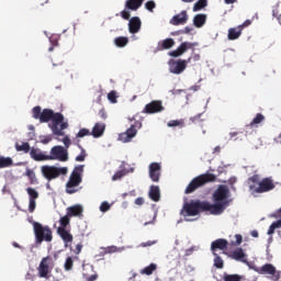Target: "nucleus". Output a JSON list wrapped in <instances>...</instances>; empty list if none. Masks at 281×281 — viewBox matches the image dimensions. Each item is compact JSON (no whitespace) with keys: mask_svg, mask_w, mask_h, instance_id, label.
I'll list each match as a JSON object with an SVG mask.
<instances>
[{"mask_svg":"<svg viewBox=\"0 0 281 281\" xmlns=\"http://www.w3.org/2000/svg\"><path fill=\"white\" fill-rule=\"evenodd\" d=\"M223 204H212L207 201L191 200L190 202H184L180 214L186 217L199 216L201 212H210L213 216H218L223 214Z\"/></svg>","mask_w":281,"mask_h":281,"instance_id":"1","label":"nucleus"},{"mask_svg":"<svg viewBox=\"0 0 281 281\" xmlns=\"http://www.w3.org/2000/svg\"><path fill=\"white\" fill-rule=\"evenodd\" d=\"M40 122L41 124L50 122L48 127L53 132V135H57L58 137H63V135H65L63 131L69 127V124L65 122V116L60 112H54V110L50 109H44L42 111Z\"/></svg>","mask_w":281,"mask_h":281,"instance_id":"2","label":"nucleus"},{"mask_svg":"<svg viewBox=\"0 0 281 281\" xmlns=\"http://www.w3.org/2000/svg\"><path fill=\"white\" fill-rule=\"evenodd\" d=\"M247 186L251 194H265V192H271V190L276 189L273 179L263 178L260 180V175H254L252 177L248 178Z\"/></svg>","mask_w":281,"mask_h":281,"instance_id":"3","label":"nucleus"},{"mask_svg":"<svg viewBox=\"0 0 281 281\" xmlns=\"http://www.w3.org/2000/svg\"><path fill=\"white\" fill-rule=\"evenodd\" d=\"M82 172H85V165L75 167L66 183V194H76V192L82 190V188H79L82 183Z\"/></svg>","mask_w":281,"mask_h":281,"instance_id":"4","label":"nucleus"},{"mask_svg":"<svg viewBox=\"0 0 281 281\" xmlns=\"http://www.w3.org/2000/svg\"><path fill=\"white\" fill-rule=\"evenodd\" d=\"M214 181H216V175L210 172L202 173L191 180L186 188L184 193L192 194V192H195L199 188H203L205 183H214Z\"/></svg>","mask_w":281,"mask_h":281,"instance_id":"5","label":"nucleus"},{"mask_svg":"<svg viewBox=\"0 0 281 281\" xmlns=\"http://www.w3.org/2000/svg\"><path fill=\"white\" fill-rule=\"evenodd\" d=\"M229 187L225 184L218 186L213 193V205H223V212L229 206Z\"/></svg>","mask_w":281,"mask_h":281,"instance_id":"6","label":"nucleus"},{"mask_svg":"<svg viewBox=\"0 0 281 281\" xmlns=\"http://www.w3.org/2000/svg\"><path fill=\"white\" fill-rule=\"evenodd\" d=\"M41 172L47 181H54V179H58L60 175H67V172H69V169L67 167L44 165L41 167Z\"/></svg>","mask_w":281,"mask_h":281,"instance_id":"7","label":"nucleus"},{"mask_svg":"<svg viewBox=\"0 0 281 281\" xmlns=\"http://www.w3.org/2000/svg\"><path fill=\"white\" fill-rule=\"evenodd\" d=\"M33 227L36 243H43L44 240L45 243H52V240H54L52 228H49V226H43L41 223L34 222Z\"/></svg>","mask_w":281,"mask_h":281,"instance_id":"8","label":"nucleus"},{"mask_svg":"<svg viewBox=\"0 0 281 281\" xmlns=\"http://www.w3.org/2000/svg\"><path fill=\"white\" fill-rule=\"evenodd\" d=\"M254 271L260 276H271L270 280L281 281V271L276 269V266L272 263H266L261 267H255Z\"/></svg>","mask_w":281,"mask_h":281,"instance_id":"9","label":"nucleus"},{"mask_svg":"<svg viewBox=\"0 0 281 281\" xmlns=\"http://www.w3.org/2000/svg\"><path fill=\"white\" fill-rule=\"evenodd\" d=\"M48 161H69V153L65 147L56 145L50 148L49 155H47Z\"/></svg>","mask_w":281,"mask_h":281,"instance_id":"10","label":"nucleus"},{"mask_svg":"<svg viewBox=\"0 0 281 281\" xmlns=\"http://www.w3.org/2000/svg\"><path fill=\"white\" fill-rule=\"evenodd\" d=\"M190 60H192L191 57H189L188 60H186V59H178V60L170 59L168 61L170 74H175L176 76H179L180 74H183V71H186V69L188 67V63H190Z\"/></svg>","mask_w":281,"mask_h":281,"instance_id":"11","label":"nucleus"},{"mask_svg":"<svg viewBox=\"0 0 281 281\" xmlns=\"http://www.w3.org/2000/svg\"><path fill=\"white\" fill-rule=\"evenodd\" d=\"M139 128H142V122L136 121L134 124L131 125L130 128L126 130V132L120 134V140L124 144H127V142H131V139H133V137L137 135V131H139Z\"/></svg>","mask_w":281,"mask_h":281,"instance_id":"12","label":"nucleus"},{"mask_svg":"<svg viewBox=\"0 0 281 281\" xmlns=\"http://www.w3.org/2000/svg\"><path fill=\"white\" fill-rule=\"evenodd\" d=\"M161 111H164V103L159 100H155L145 105L143 113L153 115L155 113H161Z\"/></svg>","mask_w":281,"mask_h":281,"instance_id":"13","label":"nucleus"},{"mask_svg":"<svg viewBox=\"0 0 281 281\" xmlns=\"http://www.w3.org/2000/svg\"><path fill=\"white\" fill-rule=\"evenodd\" d=\"M49 262H52V257H44L37 268L38 278H49Z\"/></svg>","mask_w":281,"mask_h":281,"instance_id":"14","label":"nucleus"},{"mask_svg":"<svg viewBox=\"0 0 281 281\" xmlns=\"http://www.w3.org/2000/svg\"><path fill=\"white\" fill-rule=\"evenodd\" d=\"M195 45L196 43L183 42L180 44V47L169 52V56H171L172 58H179V56H183V53L187 49H192V47H195Z\"/></svg>","mask_w":281,"mask_h":281,"instance_id":"15","label":"nucleus"},{"mask_svg":"<svg viewBox=\"0 0 281 281\" xmlns=\"http://www.w3.org/2000/svg\"><path fill=\"white\" fill-rule=\"evenodd\" d=\"M160 177H161V165H159V162H151L149 165V178L155 183H159Z\"/></svg>","mask_w":281,"mask_h":281,"instance_id":"16","label":"nucleus"},{"mask_svg":"<svg viewBox=\"0 0 281 281\" xmlns=\"http://www.w3.org/2000/svg\"><path fill=\"white\" fill-rule=\"evenodd\" d=\"M57 234L65 244V247H69L70 243H74V235L67 228L58 227Z\"/></svg>","mask_w":281,"mask_h":281,"instance_id":"17","label":"nucleus"},{"mask_svg":"<svg viewBox=\"0 0 281 281\" xmlns=\"http://www.w3.org/2000/svg\"><path fill=\"white\" fill-rule=\"evenodd\" d=\"M228 245H229V241H227V239L218 238V239L212 241L211 251H212V254H216V251H218V249L221 251H225L227 249Z\"/></svg>","mask_w":281,"mask_h":281,"instance_id":"18","label":"nucleus"},{"mask_svg":"<svg viewBox=\"0 0 281 281\" xmlns=\"http://www.w3.org/2000/svg\"><path fill=\"white\" fill-rule=\"evenodd\" d=\"M175 45H177V43L175 42V38L168 37L159 41L156 49L157 52H166L167 49H172Z\"/></svg>","mask_w":281,"mask_h":281,"instance_id":"19","label":"nucleus"},{"mask_svg":"<svg viewBox=\"0 0 281 281\" xmlns=\"http://www.w3.org/2000/svg\"><path fill=\"white\" fill-rule=\"evenodd\" d=\"M188 11L183 10L180 13L172 16L170 20L171 25H186L188 23Z\"/></svg>","mask_w":281,"mask_h":281,"instance_id":"20","label":"nucleus"},{"mask_svg":"<svg viewBox=\"0 0 281 281\" xmlns=\"http://www.w3.org/2000/svg\"><path fill=\"white\" fill-rule=\"evenodd\" d=\"M128 30L130 34H137L142 30V20L138 16L130 19Z\"/></svg>","mask_w":281,"mask_h":281,"instance_id":"21","label":"nucleus"},{"mask_svg":"<svg viewBox=\"0 0 281 281\" xmlns=\"http://www.w3.org/2000/svg\"><path fill=\"white\" fill-rule=\"evenodd\" d=\"M30 157L31 159H34V161H48L47 155L43 154L40 148H31Z\"/></svg>","mask_w":281,"mask_h":281,"instance_id":"22","label":"nucleus"},{"mask_svg":"<svg viewBox=\"0 0 281 281\" xmlns=\"http://www.w3.org/2000/svg\"><path fill=\"white\" fill-rule=\"evenodd\" d=\"M231 258H233V260H237L238 262H244L245 265L248 263L247 254H245V250H243V248L235 249L232 252Z\"/></svg>","mask_w":281,"mask_h":281,"instance_id":"23","label":"nucleus"},{"mask_svg":"<svg viewBox=\"0 0 281 281\" xmlns=\"http://www.w3.org/2000/svg\"><path fill=\"white\" fill-rule=\"evenodd\" d=\"M104 131H106V124L95 123L92 128V132H90V133H91L92 137L98 138V137H102V135H104Z\"/></svg>","mask_w":281,"mask_h":281,"instance_id":"24","label":"nucleus"},{"mask_svg":"<svg viewBox=\"0 0 281 281\" xmlns=\"http://www.w3.org/2000/svg\"><path fill=\"white\" fill-rule=\"evenodd\" d=\"M243 34V25H239L237 27H231L228 30L227 38L228 41H237V38H240Z\"/></svg>","mask_w":281,"mask_h":281,"instance_id":"25","label":"nucleus"},{"mask_svg":"<svg viewBox=\"0 0 281 281\" xmlns=\"http://www.w3.org/2000/svg\"><path fill=\"white\" fill-rule=\"evenodd\" d=\"M82 212H83V209H82V205L80 204L67 207V214L70 218L74 216H82Z\"/></svg>","mask_w":281,"mask_h":281,"instance_id":"26","label":"nucleus"},{"mask_svg":"<svg viewBox=\"0 0 281 281\" xmlns=\"http://www.w3.org/2000/svg\"><path fill=\"white\" fill-rule=\"evenodd\" d=\"M143 3L144 0H126L125 8L135 12L142 8Z\"/></svg>","mask_w":281,"mask_h":281,"instance_id":"27","label":"nucleus"},{"mask_svg":"<svg viewBox=\"0 0 281 281\" xmlns=\"http://www.w3.org/2000/svg\"><path fill=\"white\" fill-rule=\"evenodd\" d=\"M149 199H151V201H155V203L159 202V200L161 199V191H159V187L157 186L150 187Z\"/></svg>","mask_w":281,"mask_h":281,"instance_id":"28","label":"nucleus"},{"mask_svg":"<svg viewBox=\"0 0 281 281\" xmlns=\"http://www.w3.org/2000/svg\"><path fill=\"white\" fill-rule=\"evenodd\" d=\"M205 21H207V15L205 14H196L194 18H193V25L195 27H203V25H205Z\"/></svg>","mask_w":281,"mask_h":281,"instance_id":"29","label":"nucleus"},{"mask_svg":"<svg viewBox=\"0 0 281 281\" xmlns=\"http://www.w3.org/2000/svg\"><path fill=\"white\" fill-rule=\"evenodd\" d=\"M114 45H116V47H126L128 45V37L126 36L115 37Z\"/></svg>","mask_w":281,"mask_h":281,"instance_id":"30","label":"nucleus"},{"mask_svg":"<svg viewBox=\"0 0 281 281\" xmlns=\"http://www.w3.org/2000/svg\"><path fill=\"white\" fill-rule=\"evenodd\" d=\"M157 271V265L150 263L149 266L145 267L140 270L142 276H153V272Z\"/></svg>","mask_w":281,"mask_h":281,"instance_id":"31","label":"nucleus"},{"mask_svg":"<svg viewBox=\"0 0 281 281\" xmlns=\"http://www.w3.org/2000/svg\"><path fill=\"white\" fill-rule=\"evenodd\" d=\"M15 150L18 153H30L32 148L30 147V143H22V144L16 143Z\"/></svg>","mask_w":281,"mask_h":281,"instance_id":"32","label":"nucleus"},{"mask_svg":"<svg viewBox=\"0 0 281 281\" xmlns=\"http://www.w3.org/2000/svg\"><path fill=\"white\" fill-rule=\"evenodd\" d=\"M214 267L216 269H223L225 267V261H223V258H221V256H218V254L214 252Z\"/></svg>","mask_w":281,"mask_h":281,"instance_id":"33","label":"nucleus"},{"mask_svg":"<svg viewBox=\"0 0 281 281\" xmlns=\"http://www.w3.org/2000/svg\"><path fill=\"white\" fill-rule=\"evenodd\" d=\"M167 126H169L170 128H172L175 126H179V128H183L186 126V121L183 119H181V120H171L167 123Z\"/></svg>","mask_w":281,"mask_h":281,"instance_id":"34","label":"nucleus"},{"mask_svg":"<svg viewBox=\"0 0 281 281\" xmlns=\"http://www.w3.org/2000/svg\"><path fill=\"white\" fill-rule=\"evenodd\" d=\"M14 162L10 157L0 156V168H10Z\"/></svg>","mask_w":281,"mask_h":281,"instance_id":"35","label":"nucleus"},{"mask_svg":"<svg viewBox=\"0 0 281 281\" xmlns=\"http://www.w3.org/2000/svg\"><path fill=\"white\" fill-rule=\"evenodd\" d=\"M126 175H128V171L126 169H121L112 176V181H120V179H123Z\"/></svg>","mask_w":281,"mask_h":281,"instance_id":"36","label":"nucleus"},{"mask_svg":"<svg viewBox=\"0 0 281 281\" xmlns=\"http://www.w3.org/2000/svg\"><path fill=\"white\" fill-rule=\"evenodd\" d=\"M26 177L30 179V183L34 186L35 183H38V180L36 179V173L32 169L26 170Z\"/></svg>","mask_w":281,"mask_h":281,"instance_id":"37","label":"nucleus"},{"mask_svg":"<svg viewBox=\"0 0 281 281\" xmlns=\"http://www.w3.org/2000/svg\"><path fill=\"white\" fill-rule=\"evenodd\" d=\"M207 7V0H199L194 5H193V12H199V10H203V8Z\"/></svg>","mask_w":281,"mask_h":281,"instance_id":"38","label":"nucleus"},{"mask_svg":"<svg viewBox=\"0 0 281 281\" xmlns=\"http://www.w3.org/2000/svg\"><path fill=\"white\" fill-rule=\"evenodd\" d=\"M261 122H265V115L257 113L256 117L250 122V126H257V124H261Z\"/></svg>","mask_w":281,"mask_h":281,"instance_id":"39","label":"nucleus"},{"mask_svg":"<svg viewBox=\"0 0 281 281\" xmlns=\"http://www.w3.org/2000/svg\"><path fill=\"white\" fill-rule=\"evenodd\" d=\"M26 192L30 196L29 201H36V199H38V191H36V189L34 188H27Z\"/></svg>","mask_w":281,"mask_h":281,"instance_id":"40","label":"nucleus"},{"mask_svg":"<svg viewBox=\"0 0 281 281\" xmlns=\"http://www.w3.org/2000/svg\"><path fill=\"white\" fill-rule=\"evenodd\" d=\"M71 217L66 214L65 216L60 217L59 220V224L60 226L59 227H63L64 229H67V225H69V223H71Z\"/></svg>","mask_w":281,"mask_h":281,"instance_id":"41","label":"nucleus"},{"mask_svg":"<svg viewBox=\"0 0 281 281\" xmlns=\"http://www.w3.org/2000/svg\"><path fill=\"white\" fill-rule=\"evenodd\" d=\"M243 277L240 274H224V281H240Z\"/></svg>","mask_w":281,"mask_h":281,"instance_id":"42","label":"nucleus"},{"mask_svg":"<svg viewBox=\"0 0 281 281\" xmlns=\"http://www.w3.org/2000/svg\"><path fill=\"white\" fill-rule=\"evenodd\" d=\"M33 119L34 120H41V115L43 114V111L40 105L34 106L32 110Z\"/></svg>","mask_w":281,"mask_h":281,"instance_id":"43","label":"nucleus"},{"mask_svg":"<svg viewBox=\"0 0 281 281\" xmlns=\"http://www.w3.org/2000/svg\"><path fill=\"white\" fill-rule=\"evenodd\" d=\"M64 268L66 271H71V269H74V258L68 257L65 261Z\"/></svg>","mask_w":281,"mask_h":281,"instance_id":"44","label":"nucleus"},{"mask_svg":"<svg viewBox=\"0 0 281 281\" xmlns=\"http://www.w3.org/2000/svg\"><path fill=\"white\" fill-rule=\"evenodd\" d=\"M108 100L110 102H112V104H115L117 102V92H115V90H112L109 94H108Z\"/></svg>","mask_w":281,"mask_h":281,"instance_id":"45","label":"nucleus"},{"mask_svg":"<svg viewBox=\"0 0 281 281\" xmlns=\"http://www.w3.org/2000/svg\"><path fill=\"white\" fill-rule=\"evenodd\" d=\"M89 135H91V131H89V130H87V128H81V130L77 133L76 137L82 138V137H87V136H89Z\"/></svg>","mask_w":281,"mask_h":281,"instance_id":"46","label":"nucleus"},{"mask_svg":"<svg viewBox=\"0 0 281 281\" xmlns=\"http://www.w3.org/2000/svg\"><path fill=\"white\" fill-rule=\"evenodd\" d=\"M145 8L146 10H148L149 12H153L154 9L157 8V4L155 3V1L149 0L145 3Z\"/></svg>","mask_w":281,"mask_h":281,"instance_id":"47","label":"nucleus"},{"mask_svg":"<svg viewBox=\"0 0 281 281\" xmlns=\"http://www.w3.org/2000/svg\"><path fill=\"white\" fill-rule=\"evenodd\" d=\"M87 159V151L85 149H81L80 155H78L75 160L76 161H85Z\"/></svg>","mask_w":281,"mask_h":281,"instance_id":"48","label":"nucleus"},{"mask_svg":"<svg viewBox=\"0 0 281 281\" xmlns=\"http://www.w3.org/2000/svg\"><path fill=\"white\" fill-rule=\"evenodd\" d=\"M111 210V204L109 202H102L100 205V212H109Z\"/></svg>","mask_w":281,"mask_h":281,"instance_id":"49","label":"nucleus"},{"mask_svg":"<svg viewBox=\"0 0 281 281\" xmlns=\"http://www.w3.org/2000/svg\"><path fill=\"white\" fill-rule=\"evenodd\" d=\"M36 210V200H29V212L32 214Z\"/></svg>","mask_w":281,"mask_h":281,"instance_id":"50","label":"nucleus"},{"mask_svg":"<svg viewBox=\"0 0 281 281\" xmlns=\"http://www.w3.org/2000/svg\"><path fill=\"white\" fill-rule=\"evenodd\" d=\"M153 245H157V240H148L140 244V247H153Z\"/></svg>","mask_w":281,"mask_h":281,"instance_id":"51","label":"nucleus"},{"mask_svg":"<svg viewBox=\"0 0 281 281\" xmlns=\"http://www.w3.org/2000/svg\"><path fill=\"white\" fill-rule=\"evenodd\" d=\"M121 16L122 19H124L125 21H128V19H131V12L123 10L121 11Z\"/></svg>","mask_w":281,"mask_h":281,"instance_id":"52","label":"nucleus"},{"mask_svg":"<svg viewBox=\"0 0 281 281\" xmlns=\"http://www.w3.org/2000/svg\"><path fill=\"white\" fill-rule=\"evenodd\" d=\"M63 144H64V146H66V148H69V146H71V139H69L68 136H65L63 138Z\"/></svg>","mask_w":281,"mask_h":281,"instance_id":"53","label":"nucleus"},{"mask_svg":"<svg viewBox=\"0 0 281 281\" xmlns=\"http://www.w3.org/2000/svg\"><path fill=\"white\" fill-rule=\"evenodd\" d=\"M236 241L234 243L235 246L241 245L243 243V235H235Z\"/></svg>","mask_w":281,"mask_h":281,"instance_id":"54","label":"nucleus"},{"mask_svg":"<svg viewBox=\"0 0 281 281\" xmlns=\"http://www.w3.org/2000/svg\"><path fill=\"white\" fill-rule=\"evenodd\" d=\"M99 116L101 117V120H106L108 115H106V110H104V108H102L99 111Z\"/></svg>","mask_w":281,"mask_h":281,"instance_id":"55","label":"nucleus"},{"mask_svg":"<svg viewBox=\"0 0 281 281\" xmlns=\"http://www.w3.org/2000/svg\"><path fill=\"white\" fill-rule=\"evenodd\" d=\"M82 251V244H77L74 254L78 256Z\"/></svg>","mask_w":281,"mask_h":281,"instance_id":"56","label":"nucleus"},{"mask_svg":"<svg viewBox=\"0 0 281 281\" xmlns=\"http://www.w3.org/2000/svg\"><path fill=\"white\" fill-rule=\"evenodd\" d=\"M271 225L274 226V229H280V227H281V218L276 221V222H273Z\"/></svg>","mask_w":281,"mask_h":281,"instance_id":"57","label":"nucleus"},{"mask_svg":"<svg viewBox=\"0 0 281 281\" xmlns=\"http://www.w3.org/2000/svg\"><path fill=\"white\" fill-rule=\"evenodd\" d=\"M192 32V27L186 26L183 31H180V34H190Z\"/></svg>","mask_w":281,"mask_h":281,"instance_id":"58","label":"nucleus"},{"mask_svg":"<svg viewBox=\"0 0 281 281\" xmlns=\"http://www.w3.org/2000/svg\"><path fill=\"white\" fill-rule=\"evenodd\" d=\"M272 234H276V228L274 226H272V224L270 225L269 229H268V236H272Z\"/></svg>","mask_w":281,"mask_h":281,"instance_id":"59","label":"nucleus"},{"mask_svg":"<svg viewBox=\"0 0 281 281\" xmlns=\"http://www.w3.org/2000/svg\"><path fill=\"white\" fill-rule=\"evenodd\" d=\"M199 120H201V114L190 117V122H193V123L199 122Z\"/></svg>","mask_w":281,"mask_h":281,"instance_id":"60","label":"nucleus"},{"mask_svg":"<svg viewBox=\"0 0 281 281\" xmlns=\"http://www.w3.org/2000/svg\"><path fill=\"white\" fill-rule=\"evenodd\" d=\"M52 142V136H45L44 139H42V144H49Z\"/></svg>","mask_w":281,"mask_h":281,"instance_id":"61","label":"nucleus"},{"mask_svg":"<svg viewBox=\"0 0 281 281\" xmlns=\"http://www.w3.org/2000/svg\"><path fill=\"white\" fill-rule=\"evenodd\" d=\"M49 41H50V43H52L53 46L58 45V38L52 36V37L49 38Z\"/></svg>","mask_w":281,"mask_h":281,"instance_id":"62","label":"nucleus"},{"mask_svg":"<svg viewBox=\"0 0 281 281\" xmlns=\"http://www.w3.org/2000/svg\"><path fill=\"white\" fill-rule=\"evenodd\" d=\"M144 203V198H137L135 200V205H142Z\"/></svg>","mask_w":281,"mask_h":281,"instance_id":"63","label":"nucleus"},{"mask_svg":"<svg viewBox=\"0 0 281 281\" xmlns=\"http://www.w3.org/2000/svg\"><path fill=\"white\" fill-rule=\"evenodd\" d=\"M95 280H98V274H92L87 278V281H95Z\"/></svg>","mask_w":281,"mask_h":281,"instance_id":"64","label":"nucleus"}]
</instances>
